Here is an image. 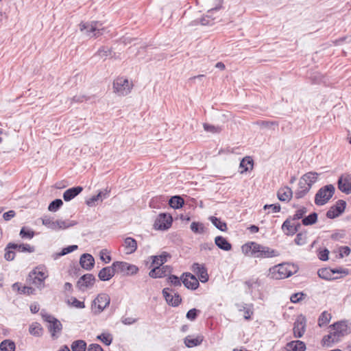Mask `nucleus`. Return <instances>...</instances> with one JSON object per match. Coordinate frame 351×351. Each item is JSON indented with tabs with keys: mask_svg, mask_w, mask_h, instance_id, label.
I'll list each match as a JSON object with an SVG mask.
<instances>
[{
	"mask_svg": "<svg viewBox=\"0 0 351 351\" xmlns=\"http://www.w3.org/2000/svg\"><path fill=\"white\" fill-rule=\"evenodd\" d=\"M14 249L12 247H9V243L8 244V245L6 246L5 249V254H4V258L7 260V261H12L14 260V256H15V252H14L13 250Z\"/></svg>",
	"mask_w": 351,
	"mask_h": 351,
	"instance_id": "obj_51",
	"label": "nucleus"
},
{
	"mask_svg": "<svg viewBox=\"0 0 351 351\" xmlns=\"http://www.w3.org/2000/svg\"><path fill=\"white\" fill-rule=\"evenodd\" d=\"M63 204V202L60 199H56L52 201L49 206L48 210L51 212L57 211Z\"/></svg>",
	"mask_w": 351,
	"mask_h": 351,
	"instance_id": "obj_45",
	"label": "nucleus"
},
{
	"mask_svg": "<svg viewBox=\"0 0 351 351\" xmlns=\"http://www.w3.org/2000/svg\"><path fill=\"white\" fill-rule=\"evenodd\" d=\"M87 351H104V350L100 345L92 343L88 347Z\"/></svg>",
	"mask_w": 351,
	"mask_h": 351,
	"instance_id": "obj_64",
	"label": "nucleus"
},
{
	"mask_svg": "<svg viewBox=\"0 0 351 351\" xmlns=\"http://www.w3.org/2000/svg\"><path fill=\"white\" fill-rule=\"evenodd\" d=\"M304 296H306V295L302 292L295 293L291 295L290 300L293 303H298L302 300Z\"/></svg>",
	"mask_w": 351,
	"mask_h": 351,
	"instance_id": "obj_55",
	"label": "nucleus"
},
{
	"mask_svg": "<svg viewBox=\"0 0 351 351\" xmlns=\"http://www.w3.org/2000/svg\"><path fill=\"white\" fill-rule=\"evenodd\" d=\"M83 191V187L78 186L70 188L63 193V199L66 202L71 201Z\"/></svg>",
	"mask_w": 351,
	"mask_h": 351,
	"instance_id": "obj_22",
	"label": "nucleus"
},
{
	"mask_svg": "<svg viewBox=\"0 0 351 351\" xmlns=\"http://www.w3.org/2000/svg\"><path fill=\"white\" fill-rule=\"evenodd\" d=\"M20 236L23 239H32L34 236V232L25 227H23L20 231Z\"/></svg>",
	"mask_w": 351,
	"mask_h": 351,
	"instance_id": "obj_49",
	"label": "nucleus"
},
{
	"mask_svg": "<svg viewBox=\"0 0 351 351\" xmlns=\"http://www.w3.org/2000/svg\"><path fill=\"white\" fill-rule=\"evenodd\" d=\"M192 269L198 276L202 282H206L208 280L207 270L203 265L196 263H193Z\"/></svg>",
	"mask_w": 351,
	"mask_h": 351,
	"instance_id": "obj_19",
	"label": "nucleus"
},
{
	"mask_svg": "<svg viewBox=\"0 0 351 351\" xmlns=\"http://www.w3.org/2000/svg\"><path fill=\"white\" fill-rule=\"evenodd\" d=\"M110 302V296L107 293H99L93 301L92 310L95 315L101 313Z\"/></svg>",
	"mask_w": 351,
	"mask_h": 351,
	"instance_id": "obj_6",
	"label": "nucleus"
},
{
	"mask_svg": "<svg viewBox=\"0 0 351 351\" xmlns=\"http://www.w3.org/2000/svg\"><path fill=\"white\" fill-rule=\"evenodd\" d=\"M168 282L174 287H180L181 286V278H179L178 276L175 275H171L167 278Z\"/></svg>",
	"mask_w": 351,
	"mask_h": 351,
	"instance_id": "obj_54",
	"label": "nucleus"
},
{
	"mask_svg": "<svg viewBox=\"0 0 351 351\" xmlns=\"http://www.w3.org/2000/svg\"><path fill=\"white\" fill-rule=\"evenodd\" d=\"M209 219L212 223L219 230L223 232L227 230L226 223L220 219L214 216L210 217Z\"/></svg>",
	"mask_w": 351,
	"mask_h": 351,
	"instance_id": "obj_36",
	"label": "nucleus"
},
{
	"mask_svg": "<svg viewBox=\"0 0 351 351\" xmlns=\"http://www.w3.org/2000/svg\"><path fill=\"white\" fill-rule=\"evenodd\" d=\"M248 165H250L251 168H252V160H250V158H248L247 159L243 158L240 162V168L243 169V170L241 171V173H243L248 171Z\"/></svg>",
	"mask_w": 351,
	"mask_h": 351,
	"instance_id": "obj_48",
	"label": "nucleus"
},
{
	"mask_svg": "<svg viewBox=\"0 0 351 351\" xmlns=\"http://www.w3.org/2000/svg\"><path fill=\"white\" fill-rule=\"evenodd\" d=\"M100 258L106 263H108L111 261V256L107 250L104 249L100 252Z\"/></svg>",
	"mask_w": 351,
	"mask_h": 351,
	"instance_id": "obj_60",
	"label": "nucleus"
},
{
	"mask_svg": "<svg viewBox=\"0 0 351 351\" xmlns=\"http://www.w3.org/2000/svg\"><path fill=\"white\" fill-rule=\"evenodd\" d=\"M29 332L32 335L39 337L43 333V329L38 323L35 322L30 325Z\"/></svg>",
	"mask_w": 351,
	"mask_h": 351,
	"instance_id": "obj_43",
	"label": "nucleus"
},
{
	"mask_svg": "<svg viewBox=\"0 0 351 351\" xmlns=\"http://www.w3.org/2000/svg\"><path fill=\"white\" fill-rule=\"evenodd\" d=\"M9 247H12L14 250H16L18 252H34V247L33 246H31L29 244H15V243H9Z\"/></svg>",
	"mask_w": 351,
	"mask_h": 351,
	"instance_id": "obj_32",
	"label": "nucleus"
},
{
	"mask_svg": "<svg viewBox=\"0 0 351 351\" xmlns=\"http://www.w3.org/2000/svg\"><path fill=\"white\" fill-rule=\"evenodd\" d=\"M95 277L91 274H86L81 276L77 282V287L80 290L85 291L93 286Z\"/></svg>",
	"mask_w": 351,
	"mask_h": 351,
	"instance_id": "obj_13",
	"label": "nucleus"
},
{
	"mask_svg": "<svg viewBox=\"0 0 351 351\" xmlns=\"http://www.w3.org/2000/svg\"><path fill=\"white\" fill-rule=\"evenodd\" d=\"M211 14L207 12L205 16L200 19V24L202 25H212L213 24V21L214 19H211Z\"/></svg>",
	"mask_w": 351,
	"mask_h": 351,
	"instance_id": "obj_53",
	"label": "nucleus"
},
{
	"mask_svg": "<svg viewBox=\"0 0 351 351\" xmlns=\"http://www.w3.org/2000/svg\"><path fill=\"white\" fill-rule=\"evenodd\" d=\"M115 274V269H114L112 263L111 266L101 269L98 274V277L101 281H107L110 280Z\"/></svg>",
	"mask_w": 351,
	"mask_h": 351,
	"instance_id": "obj_21",
	"label": "nucleus"
},
{
	"mask_svg": "<svg viewBox=\"0 0 351 351\" xmlns=\"http://www.w3.org/2000/svg\"><path fill=\"white\" fill-rule=\"evenodd\" d=\"M317 219V214L312 213L308 216L302 219V222L304 226H310L316 223Z\"/></svg>",
	"mask_w": 351,
	"mask_h": 351,
	"instance_id": "obj_44",
	"label": "nucleus"
},
{
	"mask_svg": "<svg viewBox=\"0 0 351 351\" xmlns=\"http://www.w3.org/2000/svg\"><path fill=\"white\" fill-rule=\"evenodd\" d=\"M295 243L298 245H304L306 243V235L303 233L297 234Z\"/></svg>",
	"mask_w": 351,
	"mask_h": 351,
	"instance_id": "obj_62",
	"label": "nucleus"
},
{
	"mask_svg": "<svg viewBox=\"0 0 351 351\" xmlns=\"http://www.w3.org/2000/svg\"><path fill=\"white\" fill-rule=\"evenodd\" d=\"M80 264L86 270H90L95 264V259L90 254H83L80 259Z\"/></svg>",
	"mask_w": 351,
	"mask_h": 351,
	"instance_id": "obj_20",
	"label": "nucleus"
},
{
	"mask_svg": "<svg viewBox=\"0 0 351 351\" xmlns=\"http://www.w3.org/2000/svg\"><path fill=\"white\" fill-rule=\"evenodd\" d=\"M298 271V267L294 264L281 263L271 267L269 275L273 279L280 280L287 278Z\"/></svg>",
	"mask_w": 351,
	"mask_h": 351,
	"instance_id": "obj_2",
	"label": "nucleus"
},
{
	"mask_svg": "<svg viewBox=\"0 0 351 351\" xmlns=\"http://www.w3.org/2000/svg\"><path fill=\"white\" fill-rule=\"evenodd\" d=\"M306 212H307L306 208L302 206V207L300 208L298 210H297L295 213L292 217H291V218L293 221L298 220L300 219H302L304 218V215L306 213Z\"/></svg>",
	"mask_w": 351,
	"mask_h": 351,
	"instance_id": "obj_46",
	"label": "nucleus"
},
{
	"mask_svg": "<svg viewBox=\"0 0 351 351\" xmlns=\"http://www.w3.org/2000/svg\"><path fill=\"white\" fill-rule=\"evenodd\" d=\"M346 203L343 200H339L336 204L331 206L326 213V217L329 219H334L339 216L345 210Z\"/></svg>",
	"mask_w": 351,
	"mask_h": 351,
	"instance_id": "obj_14",
	"label": "nucleus"
},
{
	"mask_svg": "<svg viewBox=\"0 0 351 351\" xmlns=\"http://www.w3.org/2000/svg\"><path fill=\"white\" fill-rule=\"evenodd\" d=\"M333 332L340 338L350 332L346 321L337 322L330 326Z\"/></svg>",
	"mask_w": 351,
	"mask_h": 351,
	"instance_id": "obj_16",
	"label": "nucleus"
},
{
	"mask_svg": "<svg viewBox=\"0 0 351 351\" xmlns=\"http://www.w3.org/2000/svg\"><path fill=\"white\" fill-rule=\"evenodd\" d=\"M124 246L127 254H132L137 249L136 241L132 237H127L124 241Z\"/></svg>",
	"mask_w": 351,
	"mask_h": 351,
	"instance_id": "obj_26",
	"label": "nucleus"
},
{
	"mask_svg": "<svg viewBox=\"0 0 351 351\" xmlns=\"http://www.w3.org/2000/svg\"><path fill=\"white\" fill-rule=\"evenodd\" d=\"M77 224L74 221H64L62 219L56 220L57 230L66 229Z\"/></svg>",
	"mask_w": 351,
	"mask_h": 351,
	"instance_id": "obj_42",
	"label": "nucleus"
},
{
	"mask_svg": "<svg viewBox=\"0 0 351 351\" xmlns=\"http://www.w3.org/2000/svg\"><path fill=\"white\" fill-rule=\"evenodd\" d=\"M169 204L171 208L178 209L182 207L184 201L181 197L176 195L170 198Z\"/></svg>",
	"mask_w": 351,
	"mask_h": 351,
	"instance_id": "obj_34",
	"label": "nucleus"
},
{
	"mask_svg": "<svg viewBox=\"0 0 351 351\" xmlns=\"http://www.w3.org/2000/svg\"><path fill=\"white\" fill-rule=\"evenodd\" d=\"M335 273H339V271L332 270L328 268H322L319 269L317 271L319 278L328 280L334 279V277L332 276Z\"/></svg>",
	"mask_w": 351,
	"mask_h": 351,
	"instance_id": "obj_30",
	"label": "nucleus"
},
{
	"mask_svg": "<svg viewBox=\"0 0 351 351\" xmlns=\"http://www.w3.org/2000/svg\"><path fill=\"white\" fill-rule=\"evenodd\" d=\"M181 280L187 289L192 290L196 289L199 285L197 278L191 273H184L181 276Z\"/></svg>",
	"mask_w": 351,
	"mask_h": 351,
	"instance_id": "obj_15",
	"label": "nucleus"
},
{
	"mask_svg": "<svg viewBox=\"0 0 351 351\" xmlns=\"http://www.w3.org/2000/svg\"><path fill=\"white\" fill-rule=\"evenodd\" d=\"M111 54V50L110 49L106 47H101L99 49V50L97 51V53L95 54V56H99L101 58H106L109 56Z\"/></svg>",
	"mask_w": 351,
	"mask_h": 351,
	"instance_id": "obj_47",
	"label": "nucleus"
},
{
	"mask_svg": "<svg viewBox=\"0 0 351 351\" xmlns=\"http://www.w3.org/2000/svg\"><path fill=\"white\" fill-rule=\"evenodd\" d=\"M78 248V246L77 245H69L66 247H64L62 250V251L59 253L54 254L52 256L54 259H57L58 258L64 256L67 254H69L74 250H77Z\"/></svg>",
	"mask_w": 351,
	"mask_h": 351,
	"instance_id": "obj_40",
	"label": "nucleus"
},
{
	"mask_svg": "<svg viewBox=\"0 0 351 351\" xmlns=\"http://www.w3.org/2000/svg\"><path fill=\"white\" fill-rule=\"evenodd\" d=\"M16 348L15 343L10 339L3 340L0 343L1 351H14Z\"/></svg>",
	"mask_w": 351,
	"mask_h": 351,
	"instance_id": "obj_35",
	"label": "nucleus"
},
{
	"mask_svg": "<svg viewBox=\"0 0 351 351\" xmlns=\"http://www.w3.org/2000/svg\"><path fill=\"white\" fill-rule=\"evenodd\" d=\"M241 249L244 254L258 258H273L279 254L276 250L256 242L247 243Z\"/></svg>",
	"mask_w": 351,
	"mask_h": 351,
	"instance_id": "obj_1",
	"label": "nucleus"
},
{
	"mask_svg": "<svg viewBox=\"0 0 351 351\" xmlns=\"http://www.w3.org/2000/svg\"><path fill=\"white\" fill-rule=\"evenodd\" d=\"M172 223V217L165 213L160 214L155 220L154 226L156 230H167Z\"/></svg>",
	"mask_w": 351,
	"mask_h": 351,
	"instance_id": "obj_10",
	"label": "nucleus"
},
{
	"mask_svg": "<svg viewBox=\"0 0 351 351\" xmlns=\"http://www.w3.org/2000/svg\"><path fill=\"white\" fill-rule=\"evenodd\" d=\"M47 276L43 271L34 269L31 271L27 278V281L30 285H34L38 289H42L45 286V280Z\"/></svg>",
	"mask_w": 351,
	"mask_h": 351,
	"instance_id": "obj_8",
	"label": "nucleus"
},
{
	"mask_svg": "<svg viewBox=\"0 0 351 351\" xmlns=\"http://www.w3.org/2000/svg\"><path fill=\"white\" fill-rule=\"evenodd\" d=\"M338 189L348 195L351 193V175L343 173L338 179Z\"/></svg>",
	"mask_w": 351,
	"mask_h": 351,
	"instance_id": "obj_11",
	"label": "nucleus"
},
{
	"mask_svg": "<svg viewBox=\"0 0 351 351\" xmlns=\"http://www.w3.org/2000/svg\"><path fill=\"white\" fill-rule=\"evenodd\" d=\"M171 268L168 265H156L149 273V276L153 278H162L171 273Z\"/></svg>",
	"mask_w": 351,
	"mask_h": 351,
	"instance_id": "obj_17",
	"label": "nucleus"
},
{
	"mask_svg": "<svg viewBox=\"0 0 351 351\" xmlns=\"http://www.w3.org/2000/svg\"><path fill=\"white\" fill-rule=\"evenodd\" d=\"M331 317V314L329 313L328 312L324 311L323 313H322L318 319L319 326L322 327L326 325L330 321Z\"/></svg>",
	"mask_w": 351,
	"mask_h": 351,
	"instance_id": "obj_39",
	"label": "nucleus"
},
{
	"mask_svg": "<svg viewBox=\"0 0 351 351\" xmlns=\"http://www.w3.org/2000/svg\"><path fill=\"white\" fill-rule=\"evenodd\" d=\"M169 291L170 289L169 288L163 289L162 295L165 298L166 302L171 305L173 295L169 292Z\"/></svg>",
	"mask_w": 351,
	"mask_h": 351,
	"instance_id": "obj_61",
	"label": "nucleus"
},
{
	"mask_svg": "<svg viewBox=\"0 0 351 351\" xmlns=\"http://www.w3.org/2000/svg\"><path fill=\"white\" fill-rule=\"evenodd\" d=\"M301 178L306 181V182L312 187V185L317 180L318 173L310 171L303 175Z\"/></svg>",
	"mask_w": 351,
	"mask_h": 351,
	"instance_id": "obj_37",
	"label": "nucleus"
},
{
	"mask_svg": "<svg viewBox=\"0 0 351 351\" xmlns=\"http://www.w3.org/2000/svg\"><path fill=\"white\" fill-rule=\"evenodd\" d=\"M191 229L195 233H202L204 231L202 225L195 221L191 223Z\"/></svg>",
	"mask_w": 351,
	"mask_h": 351,
	"instance_id": "obj_58",
	"label": "nucleus"
},
{
	"mask_svg": "<svg viewBox=\"0 0 351 351\" xmlns=\"http://www.w3.org/2000/svg\"><path fill=\"white\" fill-rule=\"evenodd\" d=\"M97 338L101 341L106 346L110 345L112 341V337L110 334L102 333L98 335Z\"/></svg>",
	"mask_w": 351,
	"mask_h": 351,
	"instance_id": "obj_50",
	"label": "nucleus"
},
{
	"mask_svg": "<svg viewBox=\"0 0 351 351\" xmlns=\"http://www.w3.org/2000/svg\"><path fill=\"white\" fill-rule=\"evenodd\" d=\"M204 128L206 131L211 133H219L221 131V128L219 126H214L208 123L204 124Z\"/></svg>",
	"mask_w": 351,
	"mask_h": 351,
	"instance_id": "obj_56",
	"label": "nucleus"
},
{
	"mask_svg": "<svg viewBox=\"0 0 351 351\" xmlns=\"http://www.w3.org/2000/svg\"><path fill=\"white\" fill-rule=\"evenodd\" d=\"M98 200H100L101 202H102V193H99L97 195H93L90 198L86 199V204L88 206H93L95 205V202Z\"/></svg>",
	"mask_w": 351,
	"mask_h": 351,
	"instance_id": "obj_52",
	"label": "nucleus"
},
{
	"mask_svg": "<svg viewBox=\"0 0 351 351\" xmlns=\"http://www.w3.org/2000/svg\"><path fill=\"white\" fill-rule=\"evenodd\" d=\"M72 351H85L86 350V343L84 340L74 341L71 346Z\"/></svg>",
	"mask_w": 351,
	"mask_h": 351,
	"instance_id": "obj_38",
	"label": "nucleus"
},
{
	"mask_svg": "<svg viewBox=\"0 0 351 351\" xmlns=\"http://www.w3.org/2000/svg\"><path fill=\"white\" fill-rule=\"evenodd\" d=\"M286 349L287 351H305L306 345L299 340L292 341L287 344Z\"/></svg>",
	"mask_w": 351,
	"mask_h": 351,
	"instance_id": "obj_25",
	"label": "nucleus"
},
{
	"mask_svg": "<svg viewBox=\"0 0 351 351\" xmlns=\"http://www.w3.org/2000/svg\"><path fill=\"white\" fill-rule=\"evenodd\" d=\"M306 318L303 315H300L296 319L293 324V336L295 338H300L304 334L306 330Z\"/></svg>",
	"mask_w": 351,
	"mask_h": 351,
	"instance_id": "obj_12",
	"label": "nucleus"
},
{
	"mask_svg": "<svg viewBox=\"0 0 351 351\" xmlns=\"http://www.w3.org/2000/svg\"><path fill=\"white\" fill-rule=\"evenodd\" d=\"M335 186L332 184L326 185L318 190L315 197V204L317 206L326 204L335 193Z\"/></svg>",
	"mask_w": 351,
	"mask_h": 351,
	"instance_id": "obj_4",
	"label": "nucleus"
},
{
	"mask_svg": "<svg viewBox=\"0 0 351 351\" xmlns=\"http://www.w3.org/2000/svg\"><path fill=\"white\" fill-rule=\"evenodd\" d=\"M42 223L47 228L57 230L56 221H53L50 217L45 216L42 219Z\"/></svg>",
	"mask_w": 351,
	"mask_h": 351,
	"instance_id": "obj_41",
	"label": "nucleus"
},
{
	"mask_svg": "<svg viewBox=\"0 0 351 351\" xmlns=\"http://www.w3.org/2000/svg\"><path fill=\"white\" fill-rule=\"evenodd\" d=\"M223 0H214V7L208 10V13H212L213 11H218L222 8Z\"/></svg>",
	"mask_w": 351,
	"mask_h": 351,
	"instance_id": "obj_59",
	"label": "nucleus"
},
{
	"mask_svg": "<svg viewBox=\"0 0 351 351\" xmlns=\"http://www.w3.org/2000/svg\"><path fill=\"white\" fill-rule=\"evenodd\" d=\"M171 257V255L167 252H162L161 254L158 256H152V265H162L167 262V258Z\"/></svg>",
	"mask_w": 351,
	"mask_h": 351,
	"instance_id": "obj_28",
	"label": "nucleus"
},
{
	"mask_svg": "<svg viewBox=\"0 0 351 351\" xmlns=\"http://www.w3.org/2000/svg\"><path fill=\"white\" fill-rule=\"evenodd\" d=\"M293 195V192L289 186L280 188L277 192V196L279 200L282 202L289 201Z\"/></svg>",
	"mask_w": 351,
	"mask_h": 351,
	"instance_id": "obj_24",
	"label": "nucleus"
},
{
	"mask_svg": "<svg viewBox=\"0 0 351 351\" xmlns=\"http://www.w3.org/2000/svg\"><path fill=\"white\" fill-rule=\"evenodd\" d=\"M132 84L128 79L124 77H117L114 80V92L120 96H125L131 92Z\"/></svg>",
	"mask_w": 351,
	"mask_h": 351,
	"instance_id": "obj_5",
	"label": "nucleus"
},
{
	"mask_svg": "<svg viewBox=\"0 0 351 351\" xmlns=\"http://www.w3.org/2000/svg\"><path fill=\"white\" fill-rule=\"evenodd\" d=\"M115 273L124 276H132L138 271V267L134 265L124 261H115L113 263Z\"/></svg>",
	"mask_w": 351,
	"mask_h": 351,
	"instance_id": "obj_7",
	"label": "nucleus"
},
{
	"mask_svg": "<svg viewBox=\"0 0 351 351\" xmlns=\"http://www.w3.org/2000/svg\"><path fill=\"white\" fill-rule=\"evenodd\" d=\"M237 307L239 311L243 312V316L245 319L250 320L251 315L253 314V305L252 304H237Z\"/></svg>",
	"mask_w": 351,
	"mask_h": 351,
	"instance_id": "obj_29",
	"label": "nucleus"
},
{
	"mask_svg": "<svg viewBox=\"0 0 351 351\" xmlns=\"http://www.w3.org/2000/svg\"><path fill=\"white\" fill-rule=\"evenodd\" d=\"M311 189L309 184L300 178L298 183V189L295 192V197L297 199L302 198Z\"/></svg>",
	"mask_w": 351,
	"mask_h": 351,
	"instance_id": "obj_18",
	"label": "nucleus"
},
{
	"mask_svg": "<svg viewBox=\"0 0 351 351\" xmlns=\"http://www.w3.org/2000/svg\"><path fill=\"white\" fill-rule=\"evenodd\" d=\"M255 124L264 128H269L272 125H278V123L276 122L269 121H258L255 123Z\"/></svg>",
	"mask_w": 351,
	"mask_h": 351,
	"instance_id": "obj_63",
	"label": "nucleus"
},
{
	"mask_svg": "<svg viewBox=\"0 0 351 351\" xmlns=\"http://www.w3.org/2000/svg\"><path fill=\"white\" fill-rule=\"evenodd\" d=\"M202 341L203 338L200 336H198L196 338H192L191 337L188 336L184 339V343L186 347L192 348L200 345Z\"/></svg>",
	"mask_w": 351,
	"mask_h": 351,
	"instance_id": "obj_33",
	"label": "nucleus"
},
{
	"mask_svg": "<svg viewBox=\"0 0 351 351\" xmlns=\"http://www.w3.org/2000/svg\"><path fill=\"white\" fill-rule=\"evenodd\" d=\"M80 29L90 38L98 37L102 35L105 31L103 24L99 21L81 23L80 24Z\"/></svg>",
	"mask_w": 351,
	"mask_h": 351,
	"instance_id": "obj_3",
	"label": "nucleus"
},
{
	"mask_svg": "<svg viewBox=\"0 0 351 351\" xmlns=\"http://www.w3.org/2000/svg\"><path fill=\"white\" fill-rule=\"evenodd\" d=\"M339 337L337 335H336L334 332H330V334L325 335L322 339V344L324 346H326L328 347L332 346V345L337 342L339 340Z\"/></svg>",
	"mask_w": 351,
	"mask_h": 351,
	"instance_id": "obj_31",
	"label": "nucleus"
},
{
	"mask_svg": "<svg viewBox=\"0 0 351 351\" xmlns=\"http://www.w3.org/2000/svg\"><path fill=\"white\" fill-rule=\"evenodd\" d=\"M293 220L291 217H288L282 225V230L287 235H293L297 232V229L295 227V223H292Z\"/></svg>",
	"mask_w": 351,
	"mask_h": 351,
	"instance_id": "obj_23",
	"label": "nucleus"
},
{
	"mask_svg": "<svg viewBox=\"0 0 351 351\" xmlns=\"http://www.w3.org/2000/svg\"><path fill=\"white\" fill-rule=\"evenodd\" d=\"M215 243L219 248L225 251H229L232 249V245L226 238L221 236H217L215 237Z\"/></svg>",
	"mask_w": 351,
	"mask_h": 351,
	"instance_id": "obj_27",
	"label": "nucleus"
},
{
	"mask_svg": "<svg viewBox=\"0 0 351 351\" xmlns=\"http://www.w3.org/2000/svg\"><path fill=\"white\" fill-rule=\"evenodd\" d=\"M42 317L44 321L49 323L48 329L53 337H56L57 332H60L62 329L61 322L53 316L47 313H43Z\"/></svg>",
	"mask_w": 351,
	"mask_h": 351,
	"instance_id": "obj_9",
	"label": "nucleus"
},
{
	"mask_svg": "<svg viewBox=\"0 0 351 351\" xmlns=\"http://www.w3.org/2000/svg\"><path fill=\"white\" fill-rule=\"evenodd\" d=\"M199 312V310H197L196 308H192L187 312L186 317L188 319L193 321L196 319Z\"/></svg>",
	"mask_w": 351,
	"mask_h": 351,
	"instance_id": "obj_57",
	"label": "nucleus"
}]
</instances>
